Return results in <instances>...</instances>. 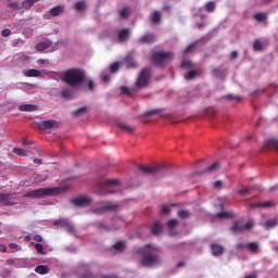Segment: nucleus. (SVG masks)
Segmentation results:
<instances>
[{
	"label": "nucleus",
	"mask_w": 278,
	"mask_h": 278,
	"mask_svg": "<svg viewBox=\"0 0 278 278\" xmlns=\"http://www.w3.org/2000/svg\"><path fill=\"white\" fill-rule=\"evenodd\" d=\"M52 46L53 42H51L49 39H46L36 45V51H47V49H51Z\"/></svg>",
	"instance_id": "2eb2a0df"
},
{
	"label": "nucleus",
	"mask_w": 278,
	"mask_h": 278,
	"mask_svg": "<svg viewBox=\"0 0 278 278\" xmlns=\"http://www.w3.org/2000/svg\"><path fill=\"white\" fill-rule=\"evenodd\" d=\"M235 214H233V212H225V211H223V212H219V213H217V218H235Z\"/></svg>",
	"instance_id": "cd10ccee"
},
{
	"label": "nucleus",
	"mask_w": 278,
	"mask_h": 278,
	"mask_svg": "<svg viewBox=\"0 0 278 278\" xmlns=\"http://www.w3.org/2000/svg\"><path fill=\"white\" fill-rule=\"evenodd\" d=\"M268 144H269V147H274L275 149L278 150V140L270 139V140L268 141Z\"/></svg>",
	"instance_id": "5fc2aeb1"
},
{
	"label": "nucleus",
	"mask_w": 278,
	"mask_h": 278,
	"mask_svg": "<svg viewBox=\"0 0 278 278\" xmlns=\"http://www.w3.org/2000/svg\"><path fill=\"white\" fill-rule=\"evenodd\" d=\"M89 112H90V108L83 106V108L78 109L77 111H75L73 114H74V116H84V115L88 114Z\"/></svg>",
	"instance_id": "bb28decb"
},
{
	"label": "nucleus",
	"mask_w": 278,
	"mask_h": 278,
	"mask_svg": "<svg viewBox=\"0 0 278 278\" xmlns=\"http://www.w3.org/2000/svg\"><path fill=\"white\" fill-rule=\"evenodd\" d=\"M220 164L218 162L213 163L211 166H208L204 173H214V170H218V167Z\"/></svg>",
	"instance_id": "4c0bfd02"
},
{
	"label": "nucleus",
	"mask_w": 278,
	"mask_h": 278,
	"mask_svg": "<svg viewBox=\"0 0 278 278\" xmlns=\"http://www.w3.org/2000/svg\"><path fill=\"white\" fill-rule=\"evenodd\" d=\"M142 261L143 266H155V264H162L160 255H157V248L153 244L146 245L142 251Z\"/></svg>",
	"instance_id": "f03ea898"
},
{
	"label": "nucleus",
	"mask_w": 278,
	"mask_h": 278,
	"mask_svg": "<svg viewBox=\"0 0 278 278\" xmlns=\"http://www.w3.org/2000/svg\"><path fill=\"white\" fill-rule=\"evenodd\" d=\"M123 94H127L128 97H134L136 94V89L129 87H122L121 88Z\"/></svg>",
	"instance_id": "c85d7f7f"
},
{
	"label": "nucleus",
	"mask_w": 278,
	"mask_h": 278,
	"mask_svg": "<svg viewBox=\"0 0 278 278\" xmlns=\"http://www.w3.org/2000/svg\"><path fill=\"white\" fill-rule=\"evenodd\" d=\"M72 203L76 207H88V205L92 203V199H90V197L79 195L77 198L72 199Z\"/></svg>",
	"instance_id": "1a4fd4ad"
},
{
	"label": "nucleus",
	"mask_w": 278,
	"mask_h": 278,
	"mask_svg": "<svg viewBox=\"0 0 278 278\" xmlns=\"http://www.w3.org/2000/svg\"><path fill=\"white\" fill-rule=\"evenodd\" d=\"M226 98L229 101H242V97H240V96L228 94Z\"/></svg>",
	"instance_id": "603ef678"
},
{
	"label": "nucleus",
	"mask_w": 278,
	"mask_h": 278,
	"mask_svg": "<svg viewBox=\"0 0 278 278\" xmlns=\"http://www.w3.org/2000/svg\"><path fill=\"white\" fill-rule=\"evenodd\" d=\"M121 18H127L129 16V8L125 7L119 12Z\"/></svg>",
	"instance_id": "a18cd8bd"
},
{
	"label": "nucleus",
	"mask_w": 278,
	"mask_h": 278,
	"mask_svg": "<svg viewBox=\"0 0 278 278\" xmlns=\"http://www.w3.org/2000/svg\"><path fill=\"white\" fill-rule=\"evenodd\" d=\"M247 249H249L251 253H260V244L257 242L247 243Z\"/></svg>",
	"instance_id": "5701e85b"
},
{
	"label": "nucleus",
	"mask_w": 278,
	"mask_h": 278,
	"mask_svg": "<svg viewBox=\"0 0 278 278\" xmlns=\"http://www.w3.org/2000/svg\"><path fill=\"white\" fill-rule=\"evenodd\" d=\"M178 216L180 218H182V220H186V218H188L190 216V212H188V211H179L178 212Z\"/></svg>",
	"instance_id": "8fccbe9b"
},
{
	"label": "nucleus",
	"mask_w": 278,
	"mask_h": 278,
	"mask_svg": "<svg viewBox=\"0 0 278 278\" xmlns=\"http://www.w3.org/2000/svg\"><path fill=\"white\" fill-rule=\"evenodd\" d=\"M110 71H111V73H118V62L113 63L110 66Z\"/></svg>",
	"instance_id": "864d4df0"
},
{
	"label": "nucleus",
	"mask_w": 278,
	"mask_h": 278,
	"mask_svg": "<svg viewBox=\"0 0 278 278\" xmlns=\"http://www.w3.org/2000/svg\"><path fill=\"white\" fill-rule=\"evenodd\" d=\"M163 214H170V208L168 206H165L162 208Z\"/></svg>",
	"instance_id": "774afa93"
},
{
	"label": "nucleus",
	"mask_w": 278,
	"mask_h": 278,
	"mask_svg": "<svg viewBox=\"0 0 278 278\" xmlns=\"http://www.w3.org/2000/svg\"><path fill=\"white\" fill-rule=\"evenodd\" d=\"M123 225H125V222L119 218V219L113 220V226H108L103 223H99L98 229H100V231H114L115 229H121V227H123Z\"/></svg>",
	"instance_id": "6e6552de"
},
{
	"label": "nucleus",
	"mask_w": 278,
	"mask_h": 278,
	"mask_svg": "<svg viewBox=\"0 0 278 278\" xmlns=\"http://www.w3.org/2000/svg\"><path fill=\"white\" fill-rule=\"evenodd\" d=\"M211 253L215 257H220V255H223V253H225V248H223V245H220L218 243H212L211 244Z\"/></svg>",
	"instance_id": "f8f14e48"
},
{
	"label": "nucleus",
	"mask_w": 278,
	"mask_h": 278,
	"mask_svg": "<svg viewBox=\"0 0 278 278\" xmlns=\"http://www.w3.org/2000/svg\"><path fill=\"white\" fill-rule=\"evenodd\" d=\"M197 76H199V72H197V71H189V72L185 75V79H187V80H192V79H194Z\"/></svg>",
	"instance_id": "c9c22d12"
},
{
	"label": "nucleus",
	"mask_w": 278,
	"mask_h": 278,
	"mask_svg": "<svg viewBox=\"0 0 278 278\" xmlns=\"http://www.w3.org/2000/svg\"><path fill=\"white\" fill-rule=\"evenodd\" d=\"M277 225H278L277 219H269L265 223V227H267V229H270L271 227H277Z\"/></svg>",
	"instance_id": "79ce46f5"
},
{
	"label": "nucleus",
	"mask_w": 278,
	"mask_h": 278,
	"mask_svg": "<svg viewBox=\"0 0 278 278\" xmlns=\"http://www.w3.org/2000/svg\"><path fill=\"white\" fill-rule=\"evenodd\" d=\"M86 84H87L88 90H90V92H94V88H97V84L94 83V80L87 78Z\"/></svg>",
	"instance_id": "a19ab883"
},
{
	"label": "nucleus",
	"mask_w": 278,
	"mask_h": 278,
	"mask_svg": "<svg viewBox=\"0 0 278 278\" xmlns=\"http://www.w3.org/2000/svg\"><path fill=\"white\" fill-rule=\"evenodd\" d=\"M173 60V52H155L152 54V62L155 66L164 68Z\"/></svg>",
	"instance_id": "20e7f679"
},
{
	"label": "nucleus",
	"mask_w": 278,
	"mask_h": 278,
	"mask_svg": "<svg viewBox=\"0 0 278 278\" xmlns=\"http://www.w3.org/2000/svg\"><path fill=\"white\" fill-rule=\"evenodd\" d=\"M13 153H15V155H20L21 157H25L27 155V151L23 150L22 148H13Z\"/></svg>",
	"instance_id": "ea45409f"
},
{
	"label": "nucleus",
	"mask_w": 278,
	"mask_h": 278,
	"mask_svg": "<svg viewBox=\"0 0 278 278\" xmlns=\"http://www.w3.org/2000/svg\"><path fill=\"white\" fill-rule=\"evenodd\" d=\"M8 247L3 243L0 244V253H7Z\"/></svg>",
	"instance_id": "e2e57ef3"
},
{
	"label": "nucleus",
	"mask_w": 278,
	"mask_h": 278,
	"mask_svg": "<svg viewBox=\"0 0 278 278\" xmlns=\"http://www.w3.org/2000/svg\"><path fill=\"white\" fill-rule=\"evenodd\" d=\"M160 112H162V110L160 109H154L152 111H147L144 112L141 116H139V118H149L151 116H155V114H160Z\"/></svg>",
	"instance_id": "412c9836"
},
{
	"label": "nucleus",
	"mask_w": 278,
	"mask_h": 278,
	"mask_svg": "<svg viewBox=\"0 0 278 278\" xmlns=\"http://www.w3.org/2000/svg\"><path fill=\"white\" fill-rule=\"evenodd\" d=\"M61 81L71 86V70H67L64 74L60 77Z\"/></svg>",
	"instance_id": "393cba45"
},
{
	"label": "nucleus",
	"mask_w": 278,
	"mask_h": 278,
	"mask_svg": "<svg viewBox=\"0 0 278 278\" xmlns=\"http://www.w3.org/2000/svg\"><path fill=\"white\" fill-rule=\"evenodd\" d=\"M117 127L119 129H122L123 131H127V134H134V131H136V127L130 126V125H128L126 123H118Z\"/></svg>",
	"instance_id": "aec40b11"
},
{
	"label": "nucleus",
	"mask_w": 278,
	"mask_h": 278,
	"mask_svg": "<svg viewBox=\"0 0 278 278\" xmlns=\"http://www.w3.org/2000/svg\"><path fill=\"white\" fill-rule=\"evenodd\" d=\"M34 240H35L36 242H42V236L36 235V236L34 237Z\"/></svg>",
	"instance_id": "338daca9"
},
{
	"label": "nucleus",
	"mask_w": 278,
	"mask_h": 278,
	"mask_svg": "<svg viewBox=\"0 0 278 278\" xmlns=\"http://www.w3.org/2000/svg\"><path fill=\"white\" fill-rule=\"evenodd\" d=\"M253 222H248L245 225H243V229H252Z\"/></svg>",
	"instance_id": "0e129e2a"
},
{
	"label": "nucleus",
	"mask_w": 278,
	"mask_h": 278,
	"mask_svg": "<svg viewBox=\"0 0 278 278\" xmlns=\"http://www.w3.org/2000/svg\"><path fill=\"white\" fill-rule=\"evenodd\" d=\"M35 244V249L39 255H47V252H45V245L42 243H33Z\"/></svg>",
	"instance_id": "72a5a7b5"
},
{
	"label": "nucleus",
	"mask_w": 278,
	"mask_h": 278,
	"mask_svg": "<svg viewBox=\"0 0 278 278\" xmlns=\"http://www.w3.org/2000/svg\"><path fill=\"white\" fill-rule=\"evenodd\" d=\"M9 247H10V249H13L15 251H21V247H18V244H16V243H10Z\"/></svg>",
	"instance_id": "052dcab7"
},
{
	"label": "nucleus",
	"mask_w": 278,
	"mask_h": 278,
	"mask_svg": "<svg viewBox=\"0 0 278 278\" xmlns=\"http://www.w3.org/2000/svg\"><path fill=\"white\" fill-rule=\"evenodd\" d=\"M41 127L43 129H58V127H60V123H58L55 119H47L41 122Z\"/></svg>",
	"instance_id": "ddd939ff"
},
{
	"label": "nucleus",
	"mask_w": 278,
	"mask_h": 278,
	"mask_svg": "<svg viewBox=\"0 0 278 278\" xmlns=\"http://www.w3.org/2000/svg\"><path fill=\"white\" fill-rule=\"evenodd\" d=\"M66 187L41 188L28 191L24 194L27 199H45V197H58L64 193Z\"/></svg>",
	"instance_id": "f257e3e1"
},
{
	"label": "nucleus",
	"mask_w": 278,
	"mask_h": 278,
	"mask_svg": "<svg viewBox=\"0 0 278 278\" xmlns=\"http://www.w3.org/2000/svg\"><path fill=\"white\" fill-rule=\"evenodd\" d=\"M253 50L254 51H263L264 50V43H262V40L256 39L253 43Z\"/></svg>",
	"instance_id": "2f4dec72"
},
{
	"label": "nucleus",
	"mask_w": 278,
	"mask_h": 278,
	"mask_svg": "<svg viewBox=\"0 0 278 278\" xmlns=\"http://www.w3.org/2000/svg\"><path fill=\"white\" fill-rule=\"evenodd\" d=\"M53 225H58L59 227H68V219H55Z\"/></svg>",
	"instance_id": "58836bf2"
},
{
	"label": "nucleus",
	"mask_w": 278,
	"mask_h": 278,
	"mask_svg": "<svg viewBox=\"0 0 278 278\" xmlns=\"http://www.w3.org/2000/svg\"><path fill=\"white\" fill-rule=\"evenodd\" d=\"M181 68H184L185 71H190V68H192V62L190 61H184L181 63Z\"/></svg>",
	"instance_id": "49530a36"
},
{
	"label": "nucleus",
	"mask_w": 278,
	"mask_h": 278,
	"mask_svg": "<svg viewBox=\"0 0 278 278\" xmlns=\"http://www.w3.org/2000/svg\"><path fill=\"white\" fill-rule=\"evenodd\" d=\"M35 273L38 275H49V267L46 265H39L35 268Z\"/></svg>",
	"instance_id": "a878e982"
},
{
	"label": "nucleus",
	"mask_w": 278,
	"mask_h": 278,
	"mask_svg": "<svg viewBox=\"0 0 278 278\" xmlns=\"http://www.w3.org/2000/svg\"><path fill=\"white\" fill-rule=\"evenodd\" d=\"M9 8H11V10H18V2H10Z\"/></svg>",
	"instance_id": "4d7b16f0"
},
{
	"label": "nucleus",
	"mask_w": 278,
	"mask_h": 278,
	"mask_svg": "<svg viewBox=\"0 0 278 278\" xmlns=\"http://www.w3.org/2000/svg\"><path fill=\"white\" fill-rule=\"evenodd\" d=\"M131 34V28H123L117 34L118 42H127L129 40V35Z\"/></svg>",
	"instance_id": "9b49d317"
},
{
	"label": "nucleus",
	"mask_w": 278,
	"mask_h": 278,
	"mask_svg": "<svg viewBox=\"0 0 278 278\" xmlns=\"http://www.w3.org/2000/svg\"><path fill=\"white\" fill-rule=\"evenodd\" d=\"M119 184H121V179L118 178L98 182L100 194H112V192H114L112 191V188H114V186H118Z\"/></svg>",
	"instance_id": "423d86ee"
},
{
	"label": "nucleus",
	"mask_w": 278,
	"mask_h": 278,
	"mask_svg": "<svg viewBox=\"0 0 278 278\" xmlns=\"http://www.w3.org/2000/svg\"><path fill=\"white\" fill-rule=\"evenodd\" d=\"M197 47V43H191L189 45L186 50L185 53H190V51H192V49H194Z\"/></svg>",
	"instance_id": "6e6d98bb"
},
{
	"label": "nucleus",
	"mask_w": 278,
	"mask_h": 278,
	"mask_svg": "<svg viewBox=\"0 0 278 278\" xmlns=\"http://www.w3.org/2000/svg\"><path fill=\"white\" fill-rule=\"evenodd\" d=\"M138 42H140V45H153V42H155V35H143L141 38L138 39Z\"/></svg>",
	"instance_id": "4468645a"
},
{
	"label": "nucleus",
	"mask_w": 278,
	"mask_h": 278,
	"mask_svg": "<svg viewBox=\"0 0 278 278\" xmlns=\"http://www.w3.org/2000/svg\"><path fill=\"white\" fill-rule=\"evenodd\" d=\"M64 10H65L64 5H56L49 10V15L50 16H60V14H64Z\"/></svg>",
	"instance_id": "f3484780"
},
{
	"label": "nucleus",
	"mask_w": 278,
	"mask_h": 278,
	"mask_svg": "<svg viewBox=\"0 0 278 278\" xmlns=\"http://www.w3.org/2000/svg\"><path fill=\"white\" fill-rule=\"evenodd\" d=\"M121 210V206L118 204H114L112 202H109L106 205L96 208V214H104V212H118Z\"/></svg>",
	"instance_id": "9d476101"
},
{
	"label": "nucleus",
	"mask_w": 278,
	"mask_h": 278,
	"mask_svg": "<svg viewBox=\"0 0 278 278\" xmlns=\"http://www.w3.org/2000/svg\"><path fill=\"white\" fill-rule=\"evenodd\" d=\"M255 21H258L260 23H262V21H264L266 18V13H256L254 15Z\"/></svg>",
	"instance_id": "09e8293b"
},
{
	"label": "nucleus",
	"mask_w": 278,
	"mask_h": 278,
	"mask_svg": "<svg viewBox=\"0 0 278 278\" xmlns=\"http://www.w3.org/2000/svg\"><path fill=\"white\" fill-rule=\"evenodd\" d=\"M214 188H222L223 187V181L217 180L213 184Z\"/></svg>",
	"instance_id": "69168bd1"
},
{
	"label": "nucleus",
	"mask_w": 278,
	"mask_h": 278,
	"mask_svg": "<svg viewBox=\"0 0 278 278\" xmlns=\"http://www.w3.org/2000/svg\"><path fill=\"white\" fill-rule=\"evenodd\" d=\"M20 112H38V105L35 104H22L18 106Z\"/></svg>",
	"instance_id": "a211bd4d"
},
{
	"label": "nucleus",
	"mask_w": 278,
	"mask_h": 278,
	"mask_svg": "<svg viewBox=\"0 0 278 278\" xmlns=\"http://www.w3.org/2000/svg\"><path fill=\"white\" fill-rule=\"evenodd\" d=\"M260 187L258 186H253V187H245L241 190L238 191L239 194H248V192H251V190H257Z\"/></svg>",
	"instance_id": "e433bc0d"
},
{
	"label": "nucleus",
	"mask_w": 278,
	"mask_h": 278,
	"mask_svg": "<svg viewBox=\"0 0 278 278\" xmlns=\"http://www.w3.org/2000/svg\"><path fill=\"white\" fill-rule=\"evenodd\" d=\"M62 97H64L65 99H70L71 98V91L70 90H63L62 91Z\"/></svg>",
	"instance_id": "680f3d73"
},
{
	"label": "nucleus",
	"mask_w": 278,
	"mask_h": 278,
	"mask_svg": "<svg viewBox=\"0 0 278 278\" xmlns=\"http://www.w3.org/2000/svg\"><path fill=\"white\" fill-rule=\"evenodd\" d=\"M212 74L214 75V77H220L223 75V70H220V67H215Z\"/></svg>",
	"instance_id": "3c124183"
},
{
	"label": "nucleus",
	"mask_w": 278,
	"mask_h": 278,
	"mask_svg": "<svg viewBox=\"0 0 278 278\" xmlns=\"http://www.w3.org/2000/svg\"><path fill=\"white\" fill-rule=\"evenodd\" d=\"M10 34H12V30H10V29H8V28H5V29L2 30V36H3V38H8V36H10Z\"/></svg>",
	"instance_id": "13d9d810"
},
{
	"label": "nucleus",
	"mask_w": 278,
	"mask_h": 278,
	"mask_svg": "<svg viewBox=\"0 0 278 278\" xmlns=\"http://www.w3.org/2000/svg\"><path fill=\"white\" fill-rule=\"evenodd\" d=\"M230 231H232V233H242V231H244V224H242V222H235L230 227Z\"/></svg>",
	"instance_id": "6ab92c4d"
},
{
	"label": "nucleus",
	"mask_w": 278,
	"mask_h": 278,
	"mask_svg": "<svg viewBox=\"0 0 278 278\" xmlns=\"http://www.w3.org/2000/svg\"><path fill=\"white\" fill-rule=\"evenodd\" d=\"M151 79V68L144 67L141 70L139 77L136 81L137 88H147L149 86V80Z\"/></svg>",
	"instance_id": "0eeeda50"
},
{
	"label": "nucleus",
	"mask_w": 278,
	"mask_h": 278,
	"mask_svg": "<svg viewBox=\"0 0 278 278\" xmlns=\"http://www.w3.org/2000/svg\"><path fill=\"white\" fill-rule=\"evenodd\" d=\"M205 10L206 12H214V10H216V4L214 3V1L207 2L205 5Z\"/></svg>",
	"instance_id": "37998d69"
},
{
	"label": "nucleus",
	"mask_w": 278,
	"mask_h": 278,
	"mask_svg": "<svg viewBox=\"0 0 278 278\" xmlns=\"http://www.w3.org/2000/svg\"><path fill=\"white\" fill-rule=\"evenodd\" d=\"M88 81L86 71L81 68H71V88H81Z\"/></svg>",
	"instance_id": "7ed1b4c3"
},
{
	"label": "nucleus",
	"mask_w": 278,
	"mask_h": 278,
	"mask_svg": "<svg viewBox=\"0 0 278 278\" xmlns=\"http://www.w3.org/2000/svg\"><path fill=\"white\" fill-rule=\"evenodd\" d=\"M236 249H238V251H242V249H247V243H237Z\"/></svg>",
	"instance_id": "bf43d9fd"
},
{
	"label": "nucleus",
	"mask_w": 278,
	"mask_h": 278,
	"mask_svg": "<svg viewBox=\"0 0 278 278\" xmlns=\"http://www.w3.org/2000/svg\"><path fill=\"white\" fill-rule=\"evenodd\" d=\"M161 18H162V14L160 13V11H154L151 16L152 23H154V25H157V23H160Z\"/></svg>",
	"instance_id": "7c9ffc66"
},
{
	"label": "nucleus",
	"mask_w": 278,
	"mask_h": 278,
	"mask_svg": "<svg viewBox=\"0 0 278 278\" xmlns=\"http://www.w3.org/2000/svg\"><path fill=\"white\" fill-rule=\"evenodd\" d=\"M113 249H115V251H125V243L123 241L116 242Z\"/></svg>",
	"instance_id": "c03bdc74"
},
{
	"label": "nucleus",
	"mask_w": 278,
	"mask_h": 278,
	"mask_svg": "<svg viewBox=\"0 0 278 278\" xmlns=\"http://www.w3.org/2000/svg\"><path fill=\"white\" fill-rule=\"evenodd\" d=\"M276 203L275 201H266V202H258L251 204L250 207L252 210H255L256 207H275Z\"/></svg>",
	"instance_id": "dca6fc26"
},
{
	"label": "nucleus",
	"mask_w": 278,
	"mask_h": 278,
	"mask_svg": "<svg viewBox=\"0 0 278 278\" xmlns=\"http://www.w3.org/2000/svg\"><path fill=\"white\" fill-rule=\"evenodd\" d=\"M162 224H160V222H155L151 231L153 233V236H160V233H162Z\"/></svg>",
	"instance_id": "4be33fe9"
},
{
	"label": "nucleus",
	"mask_w": 278,
	"mask_h": 278,
	"mask_svg": "<svg viewBox=\"0 0 278 278\" xmlns=\"http://www.w3.org/2000/svg\"><path fill=\"white\" fill-rule=\"evenodd\" d=\"M35 3H38V0H25L22 3V7L24 8V10H29Z\"/></svg>",
	"instance_id": "473e14b6"
},
{
	"label": "nucleus",
	"mask_w": 278,
	"mask_h": 278,
	"mask_svg": "<svg viewBox=\"0 0 278 278\" xmlns=\"http://www.w3.org/2000/svg\"><path fill=\"white\" fill-rule=\"evenodd\" d=\"M0 203L2 205H14V202L10 201V194H0Z\"/></svg>",
	"instance_id": "b1692460"
},
{
	"label": "nucleus",
	"mask_w": 278,
	"mask_h": 278,
	"mask_svg": "<svg viewBox=\"0 0 278 278\" xmlns=\"http://www.w3.org/2000/svg\"><path fill=\"white\" fill-rule=\"evenodd\" d=\"M25 76L26 77H40V71L34 70V68L28 70L25 72Z\"/></svg>",
	"instance_id": "c756f323"
},
{
	"label": "nucleus",
	"mask_w": 278,
	"mask_h": 278,
	"mask_svg": "<svg viewBox=\"0 0 278 278\" xmlns=\"http://www.w3.org/2000/svg\"><path fill=\"white\" fill-rule=\"evenodd\" d=\"M177 225H179V222L177 219H170L167 222V227H169V229H175Z\"/></svg>",
	"instance_id": "de8ad7c7"
},
{
	"label": "nucleus",
	"mask_w": 278,
	"mask_h": 278,
	"mask_svg": "<svg viewBox=\"0 0 278 278\" xmlns=\"http://www.w3.org/2000/svg\"><path fill=\"white\" fill-rule=\"evenodd\" d=\"M138 169L144 175H166V165L144 166L139 165Z\"/></svg>",
	"instance_id": "39448f33"
},
{
	"label": "nucleus",
	"mask_w": 278,
	"mask_h": 278,
	"mask_svg": "<svg viewBox=\"0 0 278 278\" xmlns=\"http://www.w3.org/2000/svg\"><path fill=\"white\" fill-rule=\"evenodd\" d=\"M76 12H84L86 10V1H79L75 4Z\"/></svg>",
	"instance_id": "f704fd0d"
}]
</instances>
